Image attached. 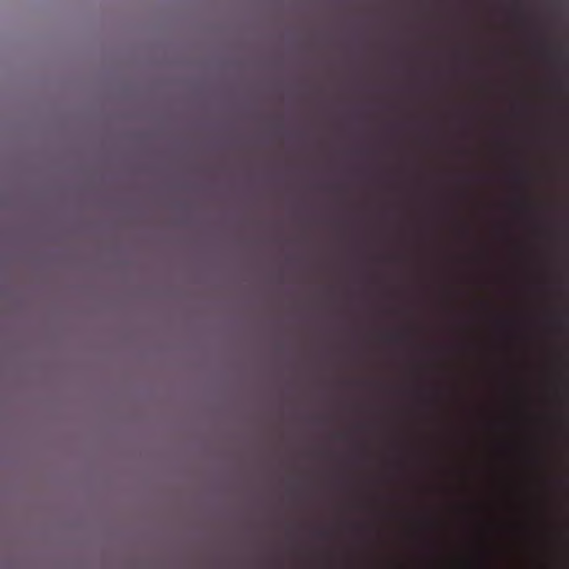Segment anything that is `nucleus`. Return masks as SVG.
I'll return each mask as SVG.
<instances>
[{
	"label": "nucleus",
	"instance_id": "1",
	"mask_svg": "<svg viewBox=\"0 0 569 569\" xmlns=\"http://www.w3.org/2000/svg\"><path fill=\"white\" fill-rule=\"evenodd\" d=\"M552 56L561 64L567 66L569 62L568 51L563 48H559L558 50H556Z\"/></svg>",
	"mask_w": 569,
	"mask_h": 569
},
{
	"label": "nucleus",
	"instance_id": "2",
	"mask_svg": "<svg viewBox=\"0 0 569 569\" xmlns=\"http://www.w3.org/2000/svg\"><path fill=\"white\" fill-rule=\"evenodd\" d=\"M400 338H401V336H400V335H391V336H389V339H390L391 341H398Z\"/></svg>",
	"mask_w": 569,
	"mask_h": 569
}]
</instances>
